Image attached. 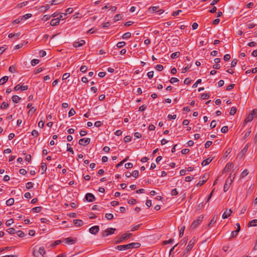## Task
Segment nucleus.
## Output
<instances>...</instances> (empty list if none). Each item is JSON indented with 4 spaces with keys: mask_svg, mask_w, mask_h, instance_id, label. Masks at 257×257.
Segmentation results:
<instances>
[{
    "mask_svg": "<svg viewBox=\"0 0 257 257\" xmlns=\"http://www.w3.org/2000/svg\"><path fill=\"white\" fill-rule=\"evenodd\" d=\"M73 223L77 227H80L83 225V221L80 219H74L73 220Z\"/></svg>",
    "mask_w": 257,
    "mask_h": 257,
    "instance_id": "obj_17",
    "label": "nucleus"
},
{
    "mask_svg": "<svg viewBox=\"0 0 257 257\" xmlns=\"http://www.w3.org/2000/svg\"><path fill=\"white\" fill-rule=\"evenodd\" d=\"M38 251H39L40 254L42 255L43 257H48L47 256H44V254H46V251H45L44 247H43V246L40 247Z\"/></svg>",
    "mask_w": 257,
    "mask_h": 257,
    "instance_id": "obj_23",
    "label": "nucleus"
},
{
    "mask_svg": "<svg viewBox=\"0 0 257 257\" xmlns=\"http://www.w3.org/2000/svg\"><path fill=\"white\" fill-rule=\"evenodd\" d=\"M132 235V233H123L121 235V239L123 240H127Z\"/></svg>",
    "mask_w": 257,
    "mask_h": 257,
    "instance_id": "obj_18",
    "label": "nucleus"
},
{
    "mask_svg": "<svg viewBox=\"0 0 257 257\" xmlns=\"http://www.w3.org/2000/svg\"><path fill=\"white\" fill-rule=\"evenodd\" d=\"M131 37V33L130 32H127V33H124L122 35V39H126L130 38Z\"/></svg>",
    "mask_w": 257,
    "mask_h": 257,
    "instance_id": "obj_37",
    "label": "nucleus"
},
{
    "mask_svg": "<svg viewBox=\"0 0 257 257\" xmlns=\"http://www.w3.org/2000/svg\"><path fill=\"white\" fill-rule=\"evenodd\" d=\"M28 4V2L27 1L24 2L23 3H20L17 5L16 6L17 8L20 9L24 6H25Z\"/></svg>",
    "mask_w": 257,
    "mask_h": 257,
    "instance_id": "obj_34",
    "label": "nucleus"
},
{
    "mask_svg": "<svg viewBox=\"0 0 257 257\" xmlns=\"http://www.w3.org/2000/svg\"><path fill=\"white\" fill-rule=\"evenodd\" d=\"M77 241L76 238H72L71 237H67L64 239V242L66 244H74Z\"/></svg>",
    "mask_w": 257,
    "mask_h": 257,
    "instance_id": "obj_11",
    "label": "nucleus"
},
{
    "mask_svg": "<svg viewBox=\"0 0 257 257\" xmlns=\"http://www.w3.org/2000/svg\"><path fill=\"white\" fill-rule=\"evenodd\" d=\"M237 60L236 59H234L232 60L231 63V67H235L237 63Z\"/></svg>",
    "mask_w": 257,
    "mask_h": 257,
    "instance_id": "obj_53",
    "label": "nucleus"
},
{
    "mask_svg": "<svg viewBox=\"0 0 257 257\" xmlns=\"http://www.w3.org/2000/svg\"><path fill=\"white\" fill-rule=\"evenodd\" d=\"M70 73H66L63 75L62 79L66 80L68 77H70Z\"/></svg>",
    "mask_w": 257,
    "mask_h": 257,
    "instance_id": "obj_61",
    "label": "nucleus"
},
{
    "mask_svg": "<svg viewBox=\"0 0 257 257\" xmlns=\"http://www.w3.org/2000/svg\"><path fill=\"white\" fill-rule=\"evenodd\" d=\"M47 164L44 162H42L41 166L39 169V171L41 174H44L47 170Z\"/></svg>",
    "mask_w": 257,
    "mask_h": 257,
    "instance_id": "obj_12",
    "label": "nucleus"
},
{
    "mask_svg": "<svg viewBox=\"0 0 257 257\" xmlns=\"http://www.w3.org/2000/svg\"><path fill=\"white\" fill-rule=\"evenodd\" d=\"M73 12V9L72 8H69L65 11V13L64 14V16H66L67 14H71Z\"/></svg>",
    "mask_w": 257,
    "mask_h": 257,
    "instance_id": "obj_42",
    "label": "nucleus"
},
{
    "mask_svg": "<svg viewBox=\"0 0 257 257\" xmlns=\"http://www.w3.org/2000/svg\"><path fill=\"white\" fill-rule=\"evenodd\" d=\"M16 233L18 234V236L20 237H23L25 236V233L22 230H18Z\"/></svg>",
    "mask_w": 257,
    "mask_h": 257,
    "instance_id": "obj_41",
    "label": "nucleus"
},
{
    "mask_svg": "<svg viewBox=\"0 0 257 257\" xmlns=\"http://www.w3.org/2000/svg\"><path fill=\"white\" fill-rule=\"evenodd\" d=\"M156 69L159 71H161L163 69V66L162 65L158 64L156 66Z\"/></svg>",
    "mask_w": 257,
    "mask_h": 257,
    "instance_id": "obj_60",
    "label": "nucleus"
},
{
    "mask_svg": "<svg viewBox=\"0 0 257 257\" xmlns=\"http://www.w3.org/2000/svg\"><path fill=\"white\" fill-rule=\"evenodd\" d=\"M180 55V52H176L172 53L171 55V58L172 59H175L178 58Z\"/></svg>",
    "mask_w": 257,
    "mask_h": 257,
    "instance_id": "obj_29",
    "label": "nucleus"
},
{
    "mask_svg": "<svg viewBox=\"0 0 257 257\" xmlns=\"http://www.w3.org/2000/svg\"><path fill=\"white\" fill-rule=\"evenodd\" d=\"M85 43V42L84 40H81V41H78V42H74L73 43V46L74 47H81L82 46H83L84 44Z\"/></svg>",
    "mask_w": 257,
    "mask_h": 257,
    "instance_id": "obj_15",
    "label": "nucleus"
},
{
    "mask_svg": "<svg viewBox=\"0 0 257 257\" xmlns=\"http://www.w3.org/2000/svg\"><path fill=\"white\" fill-rule=\"evenodd\" d=\"M131 139H132V138L131 137V136H126L124 138L123 141L125 143H128L131 141Z\"/></svg>",
    "mask_w": 257,
    "mask_h": 257,
    "instance_id": "obj_49",
    "label": "nucleus"
},
{
    "mask_svg": "<svg viewBox=\"0 0 257 257\" xmlns=\"http://www.w3.org/2000/svg\"><path fill=\"white\" fill-rule=\"evenodd\" d=\"M59 20L58 18L53 19L51 20L50 24L52 26H55L59 24Z\"/></svg>",
    "mask_w": 257,
    "mask_h": 257,
    "instance_id": "obj_21",
    "label": "nucleus"
},
{
    "mask_svg": "<svg viewBox=\"0 0 257 257\" xmlns=\"http://www.w3.org/2000/svg\"><path fill=\"white\" fill-rule=\"evenodd\" d=\"M34 184L31 182H29L26 184V187L28 190H31L33 188Z\"/></svg>",
    "mask_w": 257,
    "mask_h": 257,
    "instance_id": "obj_31",
    "label": "nucleus"
},
{
    "mask_svg": "<svg viewBox=\"0 0 257 257\" xmlns=\"http://www.w3.org/2000/svg\"><path fill=\"white\" fill-rule=\"evenodd\" d=\"M87 70V67L85 65H82L80 69V71L83 73H85L86 72Z\"/></svg>",
    "mask_w": 257,
    "mask_h": 257,
    "instance_id": "obj_46",
    "label": "nucleus"
},
{
    "mask_svg": "<svg viewBox=\"0 0 257 257\" xmlns=\"http://www.w3.org/2000/svg\"><path fill=\"white\" fill-rule=\"evenodd\" d=\"M124 167L126 169L132 168L133 167V164L132 163H127L125 164Z\"/></svg>",
    "mask_w": 257,
    "mask_h": 257,
    "instance_id": "obj_57",
    "label": "nucleus"
},
{
    "mask_svg": "<svg viewBox=\"0 0 257 257\" xmlns=\"http://www.w3.org/2000/svg\"><path fill=\"white\" fill-rule=\"evenodd\" d=\"M248 174V171L247 169H245L243 170V171L241 173V177L243 178L244 177L246 176Z\"/></svg>",
    "mask_w": 257,
    "mask_h": 257,
    "instance_id": "obj_50",
    "label": "nucleus"
},
{
    "mask_svg": "<svg viewBox=\"0 0 257 257\" xmlns=\"http://www.w3.org/2000/svg\"><path fill=\"white\" fill-rule=\"evenodd\" d=\"M202 179H203V181H199V182L196 184L197 187L201 186L204 183H205L206 182V181L208 179V175H207L206 174H205L202 177Z\"/></svg>",
    "mask_w": 257,
    "mask_h": 257,
    "instance_id": "obj_13",
    "label": "nucleus"
},
{
    "mask_svg": "<svg viewBox=\"0 0 257 257\" xmlns=\"http://www.w3.org/2000/svg\"><path fill=\"white\" fill-rule=\"evenodd\" d=\"M132 174V176L137 178L139 177V171L138 170H135L133 173Z\"/></svg>",
    "mask_w": 257,
    "mask_h": 257,
    "instance_id": "obj_47",
    "label": "nucleus"
},
{
    "mask_svg": "<svg viewBox=\"0 0 257 257\" xmlns=\"http://www.w3.org/2000/svg\"><path fill=\"white\" fill-rule=\"evenodd\" d=\"M122 19V16L120 14H117L114 17V22L119 21Z\"/></svg>",
    "mask_w": 257,
    "mask_h": 257,
    "instance_id": "obj_52",
    "label": "nucleus"
},
{
    "mask_svg": "<svg viewBox=\"0 0 257 257\" xmlns=\"http://www.w3.org/2000/svg\"><path fill=\"white\" fill-rule=\"evenodd\" d=\"M85 198L86 200L89 202H92L95 200V196L90 193H88L85 195Z\"/></svg>",
    "mask_w": 257,
    "mask_h": 257,
    "instance_id": "obj_9",
    "label": "nucleus"
},
{
    "mask_svg": "<svg viewBox=\"0 0 257 257\" xmlns=\"http://www.w3.org/2000/svg\"><path fill=\"white\" fill-rule=\"evenodd\" d=\"M125 45V43L123 41L119 42L116 44V47L118 48H122Z\"/></svg>",
    "mask_w": 257,
    "mask_h": 257,
    "instance_id": "obj_38",
    "label": "nucleus"
},
{
    "mask_svg": "<svg viewBox=\"0 0 257 257\" xmlns=\"http://www.w3.org/2000/svg\"><path fill=\"white\" fill-rule=\"evenodd\" d=\"M231 213H232V211L231 209H229L228 210H226L222 215V218L226 219V218H228L231 215Z\"/></svg>",
    "mask_w": 257,
    "mask_h": 257,
    "instance_id": "obj_16",
    "label": "nucleus"
},
{
    "mask_svg": "<svg viewBox=\"0 0 257 257\" xmlns=\"http://www.w3.org/2000/svg\"><path fill=\"white\" fill-rule=\"evenodd\" d=\"M90 142V138H82L79 140V144L81 146H86Z\"/></svg>",
    "mask_w": 257,
    "mask_h": 257,
    "instance_id": "obj_8",
    "label": "nucleus"
},
{
    "mask_svg": "<svg viewBox=\"0 0 257 257\" xmlns=\"http://www.w3.org/2000/svg\"><path fill=\"white\" fill-rule=\"evenodd\" d=\"M33 254L35 257H38L40 253L38 250L34 249L33 251Z\"/></svg>",
    "mask_w": 257,
    "mask_h": 257,
    "instance_id": "obj_64",
    "label": "nucleus"
},
{
    "mask_svg": "<svg viewBox=\"0 0 257 257\" xmlns=\"http://www.w3.org/2000/svg\"><path fill=\"white\" fill-rule=\"evenodd\" d=\"M141 246V243L139 242H132L124 245H119L115 247V248L119 250H126L132 248H137Z\"/></svg>",
    "mask_w": 257,
    "mask_h": 257,
    "instance_id": "obj_1",
    "label": "nucleus"
},
{
    "mask_svg": "<svg viewBox=\"0 0 257 257\" xmlns=\"http://www.w3.org/2000/svg\"><path fill=\"white\" fill-rule=\"evenodd\" d=\"M21 35V33L18 32L16 34L10 33L9 34L8 37L11 39H14L15 40H16L18 39L19 36Z\"/></svg>",
    "mask_w": 257,
    "mask_h": 257,
    "instance_id": "obj_14",
    "label": "nucleus"
},
{
    "mask_svg": "<svg viewBox=\"0 0 257 257\" xmlns=\"http://www.w3.org/2000/svg\"><path fill=\"white\" fill-rule=\"evenodd\" d=\"M42 208V207L38 206V207H35L33 208L32 210L33 211V212L38 213L41 211Z\"/></svg>",
    "mask_w": 257,
    "mask_h": 257,
    "instance_id": "obj_30",
    "label": "nucleus"
},
{
    "mask_svg": "<svg viewBox=\"0 0 257 257\" xmlns=\"http://www.w3.org/2000/svg\"><path fill=\"white\" fill-rule=\"evenodd\" d=\"M116 230L115 228H108L106 229H105L104 231H103L102 232V235L103 237L107 236L109 235L112 234L114 233V231Z\"/></svg>",
    "mask_w": 257,
    "mask_h": 257,
    "instance_id": "obj_5",
    "label": "nucleus"
},
{
    "mask_svg": "<svg viewBox=\"0 0 257 257\" xmlns=\"http://www.w3.org/2000/svg\"><path fill=\"white\" fill-rule=\"evenodd\" d=\"M63 0H52L50 2L51 5H56L61 4Z\"/></svg>",
    "mask_w": 257,
    "mask_h": 257,
    "instance_id": "obj_28",
    "label": "nucleus"
},
{
    "mask_svg": "<svg viewBox=\"0 0 257 257\" xmlns=\"http://www.w3.org/2000/svg\"><path fill=\"white\" fill-rule=\"evenodd\" d=\"M230 59V55L229 54H225L224 56L223 59L225 61H228Z\"/></svg>",
    "mask_w": 257,
    "mask_h": 257,
    "instance_id": "obj_62",
    "label": "nucleus"
},
{
    "mask_svg": "<svg viewBox=\"0 0 257 257\" xmlns=\"http://www.w3.org/2000/svg\"><path fill=\"white\" fill-rule=\"evenodd\" d=\"M233 179H234V177L233 178V179H232L231 178V174H230V176L228 177V178L226 180V182L224 185L223 190L224 192H226L229 189L230 185L233 182Z\"/></svg>",
    "mask_w": 257,
    "mask_h": 257,
    "instance_id": "obj_4",
    "label": "nucleus"
},
{
    "mask_svg": "<svg viewBox=\"0 0 257 257\" xmlns=\"http://www.w3.org/2000/svg\"><path fill=\"white\" fill-rule=\"evenodd\" d=\"M7 232L11 234H13L16 233V230L14 228H10L7 229Z\"/></svg>",
    "mask_w": 257,
    "mask_h": 257,
    "instance_id": "obj_33",
    "label": "nucleus"
},
{
    "mask_svg": "<svg viewBox=\"0 0 257 257\" xmlns=\"http://www.w3.org/2000/svg\"><path fill=\"white\" fill-rule=\"evenodd\" d=\"M179 80V79L177 78H175V77H172L171 78V79L170 80V82L171 83H174L175 82H178Z\"/></svg>",
    "mask_w": 257,
    "mask_h": 257,
    "instance_id": "obj_55",
    "label": "nucleus"
},
{
    "mask_svg": "<svg viewBox=\"0 0 257 257\" xmlns=\"http://www.w3.org/2000/svg\"><path fill=\"white\" fill-rule=\"evenodd\" d=\"M12 99L14 102L18 103L21 98L18 95H14Z\"/></svg>",
    "mask_w": 257,
    "mask_h": 257,
    "instance_id": "obj_27",
    "label": "nucleus"
},
{
    "mask_svg": "<svg viewBox=\"0 0 257 257\" xmlns=\"http://www.w3.org/2000/svg\"><path fill=\"white\" fill-rule=\"evenodd\" d=\"M32 135L35 137H37L39 135V133L37 131L34 130L32 132Z\"/></svg>",
    "mask_w": 257,
    "mask_h": 257,
    "instance_id": "obj_63",
    "label": "nucleus"
},
{
    "mask_svg": "<svg viewBox=\"0 0 257 257\" xmlns=\"http://www.w3.org/2000/svg\"><path fill=\"white\" fill-rule=\"evenodd\" d=\"M228 131V127L227 126H224L221 128V132L222 133H226Z\"/></svg>",
    "mask_w": 257,
    "mask_h": 257,
    "instance_id": "obj_48",
    "label": "nucleus"
},
{
    "mask_svg": "<svg viewBox=\"0 0 257 257\" xmlns=\"http://www.w3.org/2000/svg\"><path fill=\"white\" fill-rule=\"evenodd\" d=\"M233 165L232 164V163H227L225 168H224L223 170L225 172H228L232 168H233Z\"/></svg>",
    "mask_w": 257,
    "mask_h": 257,
    "instance_id": "obj_20",
    "label": "nucleus"
},
{
    "mask_svg": "<svg viewBox=\"0 0 257 257\" xmlns=\"http://www.w3.org/2000/svg\"><path fill=\"white\" fill-rule=\"evenodd\" d=\"M23 20V18H22V17H20L19 18L14 20L13 22V24H18L20 23Z\"/></svg>",
    "mask_w": 257,
    "mask_h": 257,
    "instance_id": "obj_39",
    "label": "nucleus"
},
{
    "mask_svg": "<svg viewBox=\"0 0 257 257\" xmlns=\"http://www.w3.org/2000/svg\"><path fill=\"white\" fill-rule=\"evenodd\" d=\"M105 217L108 219V220H111L113 218V215L111 213H106L105 215Z\"/></svg>",
    "mask_w": 257,
    "mask_h": 257,
    "instance_id": "obj_40",
    "label": "nucleus"
},
{
    "mask_svg": "<svg viewBox=\"0 0 257 257\" xmlns=\"http://www.w3.org/2000/svg\"><path fill=\"white\" fill-rule=\"evenodd\" d=\"M137 202V201L135 199L132 198L128 200V203L130 204L134 205L136 204Z\"/></svg>",
    "mask_w": 257,
    "mask_h": 257,
    "instance_id": "obj_58",
    "label": "nucleus"
},
{
    "mask_svg": "<svg viewBox=\"0 0 257 257\" xmlns=\"http://www.w3.org/2000/svg\"><path fill=\"white\" fill-rule=\"evenodd\" d=\"M204 216L203 215H200L198 217L197 219L194 220L191 225L192 229L196 228L202 221Z\"/></svg>",
    "mask_w": 257,
    "mask_h": 257,
    "instance_id": "obj_2",
    "label": "nucleus"
},
{
    "mask_svg": "<svg viewBox=\"0 0 257 257\" xmlns=\"http://www.w3.org/2000/svg\"><path fill=\"white\" fill-rule=\"evenodd\" d=\"M159 9V6H154V7H152L151 8H149V11L150 12H157V10Z\"/></svg>",
    "mask_w": 257,
    "mask_h": 257,
    "instance_id": "obj_35",
    "label": "nucleus"
},
{
    "mask_svg": "<svg viewBox=\"0 0 257 257\" xmlns=\"http://www.w3.org/2000/svg\"><path fill=\"white\" fill-rule=\"evenodd\" d=\"M32 14H26L23 16H22V18H23V20H27L32 17Z\"/></svg>",
    "mask_w": 257,
    "mask_h": 257,
    "instance_id": "obj_54",
    "label": "nucleus"
},
{
    "mask_svg": "<svg viewBox=\"0 0 257 257\" xmlns=\"http://www.w3.org/2000/svg\"><path fill=\"white\" fill-rule=\"evenodd\" d=\"M61 242V240H57L55 241L53 243L50 244V246H51L52 247H54L56 246H57V245L59 244Z\"/></svg>",
    "mask_w": 257,
    "mask_h": 257,
    "instance_id": "obj_32",
    "label": "nucleus"
},
{
    "mask_svg": "<svg viewBox=\"0 0 257 257\" xmlns=\"http://www.w3.org/2000/svg\"><path fill=\"white\" fill-rule=\"evenodd\" d=\"M185 227L184 226L181 227L179 231V237H182L184 234Z\"/></svg>",
    "mask_w": 257,
    "mask_h": 257,
    "instance_id": "obj_43",
    "label": "nucleus"
},
{
    "mask_svg": "<svg viewBox=\"0 0 257 257\" xmlns=\"http://www.w3.org/2000/svg\"><path fill=\"white\" fill-rule=\"evenodd\" d=\"M195 241H196V240H195V237H193L189 242L188 245H187V246L186 247V248L185 249V251H186L187 252H189L192 249V247L194 245V244L195 243Z\"/></svg>",
    "mask_w": 257,
    "mask_h": 257,
    "instance_id": "obj_6",
    "label": "nucleus"
},
{
    "mask_svg": "<svg viewBox=\"0 0 257 257\" xmlns=\"http://www.w3.org/2000/svg\"><path fill=\"white\" fill-rule=\"evenodd\" d=\"M239 231V228L238 229H237L236 230L232 231L231 233V236L229 237V240H231L232 238L235 237L238 234V233Z\"/></svg>",
    "mask_w": 257,
    "mask_h": 257,
    "instance_id": "obj_19",
    "label": "nucleus"
},
{
    "mask_svg": "<svg viewBox=\"0 0 257 257\" xmlns=\"http://www.w3.org/2000/svg\"><path fill=\"white\" fill-rule=\"evenodd\" d=\"M209 97V95L207 93H204L201 95V99H206Z\"/></svg>",
    "mask_w": 257,
    "mask_h": 257,
    "instance_id": "obj_56",
    "label": "nucleus"
},
{
    "mask_svg": "<svg viewBox=\"0 0 257 257\" xmlns=\"http://www.w3.org/2000/svg\"><path fill=\"white\" fill-rule=\"evenodd\" d=\"M254 117H257V113H249L248 115L245 118L241 123L242 126L244 127L245 124L247 122L251 121Z\"/></svg>",
    "mask_w": 257,
    "mask_h": 257,
    "instance_id": "obj_3",
    "label": "nucleus"
},
{
    "mask_svg": "<svg viewBox=\"0 0 257 257\" xmlns=\"http://www.w3.org/2000/svg\"><path fill=\"white\" fill-rule=\"evenodd\" d=\"M257 225V219H253L249 222L248 226H255Z\"/></svg>",
    "mask_w": 257,
    "mask_h": 257,
    "instance_id": "obj_25",
    "label": "nucleus"
},
{
    "mask_svg": "<svg viewBox=\"0 0 257 257\" xmlns=\"http://www.w3.org/2000/svg\"><path fill=\"white\" fill-rule=\"evenodd\" d=\"M99 227L97 225L92 226V227H90L89 229V232L90 233H91L92 234H94V235L96 234L99 232Z\"/></svg>",
    "mask_w": 257,
    "mask_h": 257,
    "instance_id": "obj_10",
    "label": "nucleus"
},
{
    "mask_svg": "<svg viewBox=\"0 0 257 257\" xmlns=\"http://www.w3.org/2000/svg\"><path fill=\"white\" fill-rule=\"evenodd\" d=\"M9 106V104L7 102H4L2 104L1 107L2 109H5L7 108Z\"/></svg>",
    "mask_w": 257,
    "mask_h": 257,
    "instance_id": "obj_59",
    "label": "nucleus"
},
{
    "mask_svg": "<svg viewBox=\"0 0 257 257\" xmlns=\"http://www.w3.org/2000/svg\"><path fill=\"white\" fill-rule=\"evenodd\" d=\"M39 62V60H38V59H33L32 61H31V65L32 66H35L36 65V64H38Z\"/></svg>",
    "mask_w": 257,
    "mask_h": 257,
    "instance_id": "obj_51",
    "label": "nucleus"
},
{
    "mask_svg": "<svg viewBox=\"0 0 257 257\" xmlns=\"http://www.w3.org/2000/svg\"><path fill=\"white\" fill-rule=\"evenodd\" d=\"M14 222V220L13 219H8L6 222V225L7 226H10L11 224H12Z\"/></svg>",
    "mask_w": 257,
    "mask_h": 257,
    "instance_id": "obj_44",
    "label": "nucleus"
},
{
    "mask_svg": "<svg viewBox=\"0 0 257 257\" xmlns=\"http://www.w3.org/2000/svg\"><path fill=\"white\" fill-rule=\"evenodd\" d=\"M14 199L13 198H11L7 200L6 205L7 206H11L14 204Z\"/></svg>",
    "mask_w": 257,
    "mask_h": 257,
    "instance_id": "obj_26",
    "label": "nucleus"
},
{
    "mask_svg": "<svg viewBox=\"0 0 257 257\" xmlns=\"http://www.w3.org/2000/svg\"><path fill=\"white\" fill-rule=\"evenodd\" d=\"M8 79L9 77L7 76H4L0 79V85H3L6 83L8 81Z\"/></svg>",
    "mask_w": 257,
    "mask_h": 257,
    "instance_id": "obj_24",
    "label": "nucleus"
},
{
    "mask_svg": "<svg viewBox=\"0 0 257 257\" xmlns=\"http://www.w3.org/2000/svg\"><path fill=\"white\" fill-rule=\"evenodd\" d=\"M212 160V159H211L210 158H208L204 161L201 163V165L202 166H205L209 164Z\"/></svg>",
    "mask_w": 257,
    "mask_h": 257,
    "instance_id": "obj_22",
    "label": "nucleus"
},
{
    "mask_svg": "<svg viewBox=\"0 0 257 257\" xmlns=\"http://www.w3.org/2000/svg\"><path fill=\"white\" fill-rule=\"evenodd\" d=\"M9 71L11 73H15L16 71L15 66L14 65L11 66L9 68Z\"/></svg>",
    "mask_w": 257,
    "mask_h": 257,
    "instance_id": "obj_45",
    "label": "nucleus"
},
{
    "mask_svg": "<svg viewBox=\"0 0 257 257\" xmlns=\"http://www.w3.org/2000/svg\"><path fill=\"white\" fill-rule=\"evenodd\" d=\"M50 9V6L49 5H46L45 6H42L40 8L41 11H46Z\"/></svg>",
    "mask_w": 257,
    "mask_h": 257,
    "instance_id": "obj_36",
    "label": "nucleus"
},
{
    "mask_svg": "<svg viewBox=\"0 0 257 257\" xmlns=\"http://www.w3.org/2000/svg\"><path fill=\"white\" fill-rule=\"evenodd\" d=\"M217 219V215H214L211 219L209 223L207 224V226L205 227V229H208L210 227L213 226V225L216 223Z\"/></svg>",
    "mask_w": 257,
    "mask_h": 257,
    "instance_id": "obj_7",
    "label": "nucleus"
}]
</instances>
